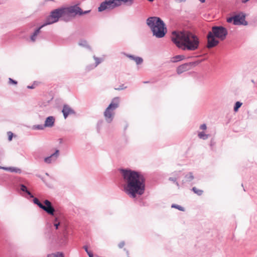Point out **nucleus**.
<instances>
[{
	"label": "nucleus",
	"instance_id": "1a4fd4ad",
	"mask_svg": "<svg viewBox=\"0 0 257 257\" xmlns=\"http://www.w3.org/2000/svg\"><path fill=\"white\" fill-rule=\"evenodd\" d=\"M193 40H191L189 37H186V42L185 43V47L186 50L189 51H194L196 50L199 45V39L197 36L194 34L192 36Z\"/></svg>",
	"mask_w": 257,
	"mask_h": 257
},
{
	"label": "nucleus",
	"instance_id": "f704fd0d",
	"mask_svg": "<svg viewBox=\"0 0 257 257\" xmlns=\"http://www.w3.org/2000/svg\"><path fill=\"white\" fill-rule=\"evenodd\" d=\"M83 248L85 251L86 252L89 257H94L93 252L88 249V247L87 245H84L83 246Z\"/></svg>",
	"mask_w": 257,
	"mask_h": 257
},
{
	"label": "nucleus",
	"instance_id": "6e6552de",
	"mask_svg": "<svg viewBox=\"0 0 257 257\" xmlns=\"http://www.w3.org/2000/svg\"><path fill=\"white\" fill-rule=\"evenodd\" d=\"M120 6H121L120 0H104L100 3L98 8V11L102 12L108 9L112 10Z\"/></svg>",
	"mask_w": 257,
	"mask_h": 257
},
{
	"label": "nucleus",
	"instance_id": "5701e85b",
	"mask_svg": "<svg viewBox=\"0 0 257 257\" xmlns=\"http://www.w3.org/2000/svg\"><path fill=\"white\" fill-rule=\"evenodd\" d=\"M7 171H9L10 172H14L18 174H21L22 173V170L20 168L14 167H9L8 168H6Z\"/></svg>",
	"mask_w": 257,
	"mask_h": 257
},
{
	"label": "nucleus",
	"instance_id": "2f4dec72",
	"mask_svg": "<svg viewBox=\"0 0 257 257\" xmlns=\"http://www.w3.org/2000/svg\"><path fill=\"white\" fill-rule=\"evenodd\" d=\"M45 127L44 124H35L32 126V129L33 130H43Z\"/></svg>",
	"mask_w": 257,
	"mask_h": 257
},
{
	"label": "nucleus",
	"instance_id": "09e8293b",
	"mask_svg": "<svg viewBox=\"0 0 257 257\" xmlns=\"http://www.w3.org/2000/svg\"><path fill=\"white\" fill-rule=\"evenodd\" d=\"M215 142L214 141L213 139H212L210 142V146L211 147L214 146L215 145Z\"/></svg>",
	"mask_w": 257,
	"mask_h": 257
},
{
	"label": "nucleus",
	"instance_id": "c756f323",
	"mask_svg": "<svg viewBox=\"0 0 257 257\" xmlns=\"http://www.w3.org/2000/svg\"><path fill=\"white\" fill-rule=\"evenodd\" d=\"M134 0H120V5L122 4L125 5L126 6H131L134 4Z\"/></svg>",
	"mask_w": 257,
	"mask_h": 257
},
{
	"label": "nucleus",
	"instance_id": "ddd939ff",
	"mask_svg": "<svg viewBox=\"0 0 257 257\" xmlns=\"http://www.w3.org/2000/svg\"><path fill=\"white\" fill-rule=\"evenodd\" d=\"M46 26V25L43 23L41 25L37 28H36L33 33L30 36V40L32 42H35L36 41V37L38 35V34L40 33L41 30L44 27Z\"/></svg>",
	"mask_w": 257,
	"mask_h": 257
},
{
	"label": "nucleus",
	"instance_id": "a18cd8bd",
	"mask_svg": "<svg viewBox=\"0 0 257 257\" xmlns=\"http://www.w3.org/2000/svg\"><path fill=\"white\" fill-rule=\"evenodd\" d=\"M36 176L37 177H38V178H39L40 179H41V180H42V181H43V182L45 184H46V185H47V183H46V181H45V179H44V177H43V176H41V175H40V174H36Z\"/></svg>",
	"mask_w": 257,
	"mask_h": 257
},
{
	"label": "nucleus",
	"instance_id": "603ef678",
	"mask_svg": "<svg viewBox=\"0 0 257 257\" xmlns=\"http://www.w3.org/2000/svg\"><path fill=\"white\" fill-rule=\"evenodd\" d=\"M47 257H55V253L48 254Z\"/></svg>",
	"mask_w": 257,
	"mask_h": 257
},
{
	"label": "nucleus",
	"instance_id": "4c0bfd02",
	"mask_svg": "<svg viewBox=\"0 0 257 257\" xmlns=\"http://www.w3.org/2000/svg\"><path fill=\"white\" fill-rule=\"evenodd\" d=\"M8 140L9 141H12L13 139V137L14 136V134L11 132H8Z\"/></svg>",
	"mask_w": 257,
	"mask_h": 257
},
{
	"label": "nucleus",
	"instance_id": "cd10ccee",
	"mask_svg": "<svg viewBox=\"0 0 257 257\" xmlns=\"http://www.w3.org/2000/svg\"><path fill=\"white\" fill-rule=\"evenodd\" d=\"M191 190L194 193L198 196H201L203 194V191L201 189L197 188L196 187H193Z\"/></svg>",
	"mask_w": 257,
	"mask_h": 257
},
{
	"label": "nucleus",
	"instance_id": "9b49d317",
	"mask_svg": "<svg viewBox=\"0 0 257 257\" xmlns=\"http://www.w3.org/2000/svg\"><path fill=\"white\" fill-rule=\"evenodd\" d=\"M62 112L65 119L67 118L69 115L76 114L75 111L70 107L68 104L63 105Z\"/></svg>",
	"mask_w": 257,
	"mask_h": 257
},
{
	"label": "nucleus",
	"instance_id": "a211bd4d",
	"mask_svg": "<svg viewBox=\"0 0 257 257\" xmlns=\"http://www.w3.org/2000/svg\"><path fill=\"white\" fill-rule=\"evenodd\" d=\"M188 70H189V69L185 63L179 65L176 69L177 73L179 75Z\"/></svg>",
	"mask_w": 257,
	"mask_h": 257
},
{
	"label": "nucleus",
	"instance_id": "49530a36",
	"mask_svg": "<svg viewBox=\"0 0 257 257\" xmlns=\"http://www.w3.org/2000/svg\"><path fill=\"white\" fill-rule=\"evenodd\" d=\"M125 244V242L124 241H120L119 244H118V246L119 248H122Z\"/></svg>",
	"mask_w": 257,
	"mask_h": 257
},
{
	"label": "nucleus",
	"instance_id": "bf43d9fd",
	"mask_svg": "<svg viewBox=\"0 0 257 257\" xmlns=\"http://www.w3.org/2000/svg\"><path fill=\"white\" fill-rule=\"evenodd\" d=\"M92 65H88L86 67V69L87 70H88V67H89V68H91L92 67Z\"/></svg>",
	"mask_w": 257,
	"mask_h": 257
},
{
	"label": "nucleus",
	"instance_id": "b1692460",
	"mask_svg": "<svg viewBox=\"0 0 257 257\" xmlns=\"http://www.w3.org/2000/svg\"><path fill=\"white\" fill-rule=\"evenodd\" d=\"M167 32V26L165 23L162 20V38L165 36Z\"/></svg>",
	"mask_w": 257,
	"mask_h": 257
},
{
	"label": "nucleus",
	"instance_id": "ea45409f",
	"mask_svg": "<svg viewBox=\"0 0 257 257\" xmlns=\"http://www.w3.org/2000/svg\"><path fill=\"white\" fill-rule=\"evenodd\" d=\"M55 257H64V254L62 252H57L55 253Z\"/></svg>",
	"mask_w": 257,
	"mask_h": 257
},
{
	"label": "nucleus",
	"instance_id": "e433bc0d",
	"mask_svg": "<svg viewBox=\"0 0 257 257\" xmlns=\"http://www.w3.org/2000/svg\"><path fill=\"white\" fill-rule=\"evenodd\" d=\"M9 83L13 85H17L18 84L17 81L11 78H9Z\"/></svg>",
	"mask_w": 257,
	"mask_h": 257
},
{
	"label": "nucleus",
	"instance_id": "052dcab7",
	"mask_svg": "<svg viewBox=\"0 0 257 257\" xmlns=\"http://www.w3.org/2000/svg\"><path fill=\"white\" fill-rule=\"evenodd\" d=\"M241 186H242V187H243V189L244 191H246V190H245V188H244V187H243V184H242V183L241 184Z\"/></svg>",
	"mask_w": 257,
	"mask_h": 257
},
{
	"label": "nucleus",
	"instance_id": "f8f14e48",
	"mask_svg": "<svg viewBox=\"0 0 257 257\" xmlns=\"http://www.w3.org/2000/svg\"><path fill=\"white\" fill-rule=\"evenodd\" d=\"M59 150L56 149L54 153L44 158V162L48 164H51L53 161H55L57 160L59 156Z\"/></svg>",
	"mask_w": 257,
	"mask_h": 257
},
{
	"label": "nucleus",
	"instance_id": "7c9ffc66",
	"mask_svg": "<svg viewBox=\"0 0 257 257\" xmlns=\"http://www.w3.org/2000/svg\"><path fill=\"white\" fill-rule=\"evenodd\" d=\"M171 208H175L181 211H185V209L184 207L175 203H173L171 205Z\"/></svg>",
	"mask_w": 257,
	"mask_h": 257
},
{
	"label": "nucleus",
	"instance_id": "13d9d810",
	"mask_svg": "<svg viewBox=\"0 0 257 257\" xmlns=\"http://www.w3.org/2000/svg\"><path fill=\"white\" fill-rule=\"evenodd\" d=\"M124 250L126 251V253L127 255H129V252L127 250H126L125 248H124Z\"/></svg>",
	"mask_w": 257,
	"mask_h": 257
},
{
	"label": "nucleus",
	"instance_id": "0e129e2a",
	"mask_svg": "<svg viewBox=\"0 0 257 257\" xmlns=\"http://www.w3.org/2000/svg\"><path fill=\"white\" fill-rule=\"evenodd\" d=\"M46 1H54V0H46Z\"/></svg>",
	"mask_w": 257,
	"mask_h": 257
},
{
	"label": "nucleus",
	"instance_id": "dca6fc26",
	"mask_svg": "<svg viewBox=\"0 0 257 257\" xmlns=\"http://www.w3.org/2000/svg\"><path fill=\"white\" fill-rule=\"evenodd\" d=\"M55 118L53 116H49L46 118L44 122L45 127H52L55 124Z\"/></svg>",
	"mask_w": 257,
	"mask_h": 257
},
{
	"label": "nucleus",
	"instance_id": "473e14b6",
	"mask_svg": "<svg viewBox=\"0 0 257 257\" xmlns=\"http://www.w3.org/2000/svg\"><path fill=\"white\" fill-rule=\"evenodd\" d=\"M103 120L102 119H100L97 121V124H96V130L98 133H100V131L101 130V128L102 127V125L103 123Z\"/></svg>",
	"mask_w": 257,
	"mask_h": 257
},
{
	"label": "nucleus",
	"instance_id": "680f3d73",
	"mask_svg": "<svg viewBox=\"0 0 257 257\" xmlns=\"http://www.w3.org/2000/svg\"><path fill=\"white\" fill-rule=\"evenodd\" d=\"M45 175L47 176H49V174L47 172L45 173Z\"/></svg>",
	"mask_w": 257,
	"mask_h": 257
},
{
	"label": "nucleus",
	"instance_id": "39448f33",
	"mask_svg": "<svg viewBox=\"0 0 257 257\" xmlns=\"http://www.w3.org/2000/svg\"><path fill=\"white\" fill-rule=\"evenodd\" d=\"M20 190L22 192L23 196L28 199L32 198L33 203L34 204L37 205L40 209L44 211L47 214L52 213L53 209L51 207L52 203L48 199H46L44 201V204H42L37 197H34V195L29 191L27 187L23 184H20Z\"/></svg>",
	"mask_w": 257,
	"mask_h": 257
},
{
	"label": "nucleus",
	"instance_id": "0eeeda50",
	"mask_svg": "<svg viewBox=\"0 0 257 257\" xmlns=\"http://www.w3.org/2000/svg\"><path fill=\"white\" fill-rule=\"evenodd\" d=\"M246 17V14L243 12L240 11L227 17L226 22L235 26H246L248 24L245 20Z\"/></svg>",
	"mask_w": 257,
	"mask_h": 257
},
{
	"label": "nucleus",
	"instance_id": "e2e57ef3",
	"mask_svg": "<svg viewBox=\"0 0 257 257\" xmlns=\"http://www.w3.org/2000/svg\"><path fill=\"white\" fill-rule=\"evenodd\" d=\"M251 81L252 83H255V82H254V81L253 80H251Z\"/></svg>",
	"mask_w": 257,
	"mask_h": 257
},
{
	"label": "nucleus",
	"instance_id": "20e7f679",
	"mask_svg": "<svg viewBox=\"0 0 257 257\" xmlns=\"http://www.w3.org/2000/svg\"><path fill=\"white\" fill-rule=\"evenodd\" d=\"M228 35L227 29L223 26H214L207 35L208 47L212 48L217 45L219 42L215 38L221 41L224 40Z\"/></svg>",
	"mask_w": 257,
	"mask_h": 257
},
{
	"label": "nucleus",
	"instance_id": "412c9836",
	"mask_svg": "<svg viewBox=\"0 0 257 257\" xmlns=\"http://www.w3.org/2000/svg\"><path fill=\"white\" fill-rule=\"evenodd\" d=\"M171 40L179 48H182L183 46H185V43L176 37H172Z\"/></svg>",
	"mask_w": 257,
	"mask_h": 257
},
{
	"label": "nucleus",
	"instance_id": "c85d7f7f",
	"mask_svg": "<svg viewBox=\"0 0 257 257\" xmlns=\"http://www.w3.org/2000/svg\"><path fill=\"white\" fill-rule=\"evenodd\" d=\"M242 104V103L241 102L239 101H236L233 106V111L235 112H237L239 108L241 106Z\"/></svg>",
	"mask_w": 257,
	"mask_h": 257
},
{
	"label": "nucleus",
	"instance_id": "f03ea898",
	"mask_svg": "<svg viewBox=\"0 0 257 257\" xmlns=\"http://www.w3.org/2000/svg\"><path fill=\"white\" fill-rule=\"evenodd\" d=\"M119 172L124 182L122 191L129 197L136 199L145 193L146 179L142 172L129 168H120Z\"/></svg>",
	"mask_w": 257,
	"mask_h": 257
},
{
	"label": "nucleus",
	"instance_id": "c03bdc74",
	"mask_svg": "<svg viewBox=\"0 0 257 257\" xmlns=\"http://www.w3.org/2000/svg\"><path fill=\"white\" fill-rule=\"evenodd\" d=\"M156 82V80L152 79L150 81H143V83L144 84H148V83H155Z\"/></svg>",
	"mask_w": 257,
	"mask_h": 257
},
{
	"label": "nucleus",
	"instance_id": "a878e982",
	"mask_svg": "<svg viewBox=\"0 0 257 257\" xmlns=\"http://www.w3.org/2000/svg\"><path fill=\"white\" fill-rule=\"evenodd\" d=\"M186 182H191L194 178V175L192 172H189L185 175Z\"/></svg>",
	"mask_w": 257,
	"mask_h": 257
},
{
	"label": "nucleus",
	"instance_id": "6ab92c4d",
	"mask_svg": "<svg viewBox=\"0 0 257 257\" xmlns=\"http://www.w3.org/2000/svg\"><path fill=\"white\" fill-rule=\"evenodd\" d=\"M200 63L201 61L200 60H195L194 61L186 62L185 63L187 64V66H188L189 70H190L195 67Z\"/></svg>",
	"mask_w": 257,
	"mask_h": 257
},
{
	"label": "nucleus",
	"instance_id": "3c124183",
	"mask_svg": "<svg viewBox=\"0 0 257 257\" xmlns=\"http://www.w3.org/2000/svg\"><path fill=\"white\" fill-rule=\"evenodd\" d=\"M250 0H241V2L242 4H246L248 2H249Z\"/></svg>",
	"mask_w": 257,
	"mask_h": 257
},
{
	"label": "nucleus",
	"instance_id": "f257e3e1",
	"mask_svg": "<svg viewBox=\"0 0 257 257\" xmlns=\"http://www.w3.org/2000/svg\"><path fill=\"white\" fill-rule=\"evenodd\" d=\"M53 212L44 230L45 238L51 242H56L60 246L66 245L68 241V223L64 214L51 204Z\"/></svg>",
	"mask_w": 257,
	"mask_h": 257
},
{
	"label": "nucleus",
	"instance_id": "72a5a7b5",
	"mask_svg": "<svg viewBox=\"0 0 257 257\" xmlns=\"http://www.w3.org/2000/svg\"><path fill=\"white\" fill-rule=\"evenodd\" d=\"M133 60L136 63L137 65H140L143 62V59L139 56H136Z\"/></svg>",
	"mask_w": 257,
	"mask_h": 257
},
{
	"label": "nucleus",
	"instance_id": "c9c22d12",
	"mask_svg": "<svg viewBox=\"0 0 257 257\" xmlns=\"http://www.w3.org/2000/svg\"><path fill=\"white\" fill-rule=\"evenodd\" d=\"M137 204L140 207L147 206L148 205L147 202L144 201L142 200L138 201Z\"/></svg>",
	"mask_w": 257,
	"mask_h": 257
},
{
	"label": "nucleus",
	"instance_id": "393cba45",
	"mask_svg": "<svg viewBox=\"0 0 257 257\" xmlns=\"http://www.w3.org/2000/svg\"><path fill=\"white\" fill-rule=\"evenodd\" d=\"M78 44L79 46L85 47L89 50H91L90 46L88 44L87 42L85 40H80Z\"/></svg>",
	"mask_w": 257,
	"mask_h": 257
},
{
	"label": "nucleus",
	"instance_id": "58836bf2",
	"mask_svg": "<svg viewBox=\"0 0 257 257\" xmlns=\"http://www.w3.org/2000/svg\"><path fill=\"white\" fill-rule=\"evenodd\" d=\"M38 85V82L37 81H34L33 84L31 85L27 86L28 89H34L36 85Z\"/></svg>",
	"mask_w": 257,
	"mask_h": 257
},
{
	"label": "nucleus",
	"instance_id": "2eb2a0df",
	"mask_svg": "<svg viewBox=\"0 0 257 257\" xmlns=\"http://www.w3.org/2000/svg\"><path fill=\"white\" fill-rule=\"evenodd\" d=\"M119 98L118 97L113 98L107 108L113 111L119 106Z\"/></svg>",
	"mask_w": 257,
	"mask_h": 257
},
{
	"label": "nucleus",
	"instance_id": "de8ad7c7",
	"mask_svg": "<svg viewBox=\"0 0 257 257\" xmlns=\"http://www.w3.org/2000/svg\"><path fill=\"white\" fill-rule=\"evenodd\" d=\"M168 180L175 183L177 181V179L175 177H169Z\"/></svg>",
	"mask_w": 257,
	"mask_h": 257
},
{
	"label": "nucleus",
	"instance_id": "338daca9",
	"mask_svg": "<svg viewBox=\"0 0 257 257\" xmlns=\"http://www.w3.org/2000/svg\"><path fill=\"white\" fill-rule=\"evenodd\" d=\"M255 2L257 3V0H255Z\"/></svg>",
	"mask_w": 257,
	"mask_h": 257
},
{
	"label": "nucleus",
	"instance_id": "8fccbe9b",
	"mask_svg": "<svg viewBox=\"0 0 257 257\" xmlns=\"http://www.w3.org/2000/svg\"><path fill=\"white\" fill-rule=\"evenodd\" d=\"M128 126V123L126 122L125 126L124 127V134H125V132L126 129L127 128Z\"/></svg>",
	"mask_w": 257,
	"mask_h": 257
},
{
	"label": "nucleus",
	"instance_id": "4468645a",
	"mask_svg": "<svg viewBox=\"0 0 257 257\" xmlns=\"http://www.w3.org/2000/svg\"><path fill=\"white\" fill-rule=\"evenodd\" d=\"M104 116L105 118L106 121L108 123H110L113 119L114 113L112 110H111L106 108L104 112Z\"/></svg>",
	"mask_w": 257,
	"mask_h": 257
},
{
	"label": "nucleus",
	"instance_id": "4d7b16f0",
	"mask_svg": "<svg viewBox=\"0 0 257 257\" xmlns=\"http://www.w3.org/2000/svg\"><path fill=\"white\" fill-rule=\"evenodd\" d=\"M201 4L205 3L206 2V0H198Z\"/></svg>",
	"mask_w": 257,
	"mask_h": 257
},
{
	"label": "nucleus",
	"instance_id": "4be33fe9",
	"mask_svg": "<svg viewBox=\"0 0 257 257\" xmlns=\"http://www.w3.org/2000/svg\"><path fill=\"white\" fill-rule=\"evenodd\" d=\"M186 59V57L185 55H177L174 57H173L171 59V61L173 63H176L179 61H181L183 60H184Z\"/></svg>",
	"mask_w": 257,
	"mask_h": 257
},
{
	"label": "nucleus",
	"instance_id": "423d86ee",
	"mask_svg": "<svg viewBox=\"0 0 257 257\" xmlns=\"http://www.w3.org/2000/svg\"><path fill=\"white\" fill-rule=\"evenodd\" d=\"M146 24L150 28L153 36L161 38V17H150L147 19Z\"/></svg>",
	"mask_w": 257,
	"mask_h": 257
},
{
	"label": "nucleus",
	"instance_id": "9d476101",
	"mask_svg": "<svg viewBox=\"0 0 257 257\" xmlns=\"http://www.w3.org/2000/svg\"><path fill=\"white\" fill-rule=\"evenodd\" d=\"M70 8L72 19L76 16H81L84 15L88 14L91 12L90 10L83 11L80 7L78 6V5L71 6Z\"/></svg>",
	"mask_w": 257,
	"mask_h": 257
},
{
	"label": "nucleus",
	"instance_id": "79ce46f5",
	"mask_svg": "<svg viewBox=\"0 0 257 257\" xmlns=\"http://www.w3.org/2000/svg\"><path fill=\"white\" fill-rule=\"evenodd\" d=\"M199 128L200 130L204 131L207 129V125L206 123H203L200 125Z\"/></svg>",
	"mask_w": 257,
	"mask_h": 257
},
{
	"label": "nucleus",
	"instance_id": "5fc2aeb1",
	"mask_svg": "<svg viewBox=\"0 0 257 257\" xmlns=\"http://www.w3.org/2000/svg\"><path fill=\"white\" fill-rule=\"evenodd\" d=\"M175 1L178 3L185 2L186 1V0H175Z\"/></svg>",
	"mask_w": 257,
	"mask_h": 257
},
{
	"label": "nucleus",
	"instance_id": "6e6d98bb",
	"mask_svg": "<svg viewBox=\"0 0 257 257\" xmlns=\"http://www.w3.org/2000/svg\"><path fill=\"white\" fill-rule=\"evenodd\" d=\"M175 184L177 185V186L178 187V188L179 189L180 188V185L179 184V183L176 181Z\"/></svg>",
	"mask_w": 257,
	"mask_h": 257
},
{
	"label": "nucleus",
	"instance_id": "864d4df0",
	"mask_svg": "<svg viewBox=\"0 0 257 257\" xmlns=\"http://www.w3.org/2000/svg\"><path fill=\"white\" fill-rule=\"evenodd\" d=\"M6 168H8V167H2V166H0V169H3V170L7 171Z\"/></svg>",
	"mask_w": 257,
	"mask_h": 257
},
{
	"label": "nucleus",
	"instance_id": "37998d69",
	"mask_svg": "<svg viewBox=\"0 0 257 257\" xmlns=\"http://www.w3.org/2000/svg\"><path fill=\"white\" fill-rule=\"evenodd\" d=\"M124 55L128 58H129L130 59L133 60L135 59V57L136 56L132 55V54H125L124 53Z\"/></svg>",
	"mask_w": 257,
	"mask_h": 257
},
{
	"label": "nucleus",
	"instance_id": "f3484780",
	"mask_svg": "<svg viewBox=\"0 0 257 257\" xmlns=\"http://www.w3.org/2000/svg\"><path fill=\"white\" fill-rule=\"evenodd\" d=\"M172 34L175 35L176 38L183 42L184 43L186 42V41L185 40L186 37H189V36L186 35L184 32H181L179 34L176 31H174L172 32Z\"/></svg>",
	"mask_w": 257,
	"mask_h": 257
},
{
	"label": "nucleus",
	"instance_id": "69168bd1",
	"mask_svg": "<svg viewBox=\"0 0 257 257\" xmlns=\"http://www.w3.org/2000/svg\"><path fill=\"white\" fill-rule=\"evenodd\" d=\"M60 142H61V141H62V139H60Z\"/></svg>",
	"mask_w": 257,
	"mask_h": 257
},
{
	"label": "nucleus",
	"instance_id": "7ed1b4c3",
	"mask_svg": "<svg viewBox=\"0 0 257 257\" xmlns=\"http://www.w3.org/2000/svg\"><path fill=\"white\" fill-rule=\"evenodd\" d=\"M60 19L65 22L72 20L70 6L62 7L52 10L44 23L47 26L58 22Z\"/></svg>",
	"mask_w": 257,
	"mask_h": 257
},
{
	"label": "nucleus",
	"instance_id": "aec40b11",
	"mask_svg": "<svg viewBox=\"0 0 257 257\" xmlns=\"http://www.w3.org/2000/svg\"><path fill=\"white\" fill-rule=\"evenodd\" d=\"M93 58L95 61V63L92 65V67L91 68H89V67H88V71H90L96 67L103 61L102 58L97 57L95 55L93 56Z\"/></svg>",
	"mask_w": 257,
	"mask_h": 257
},
{
	"label": "nucleus",
	"instance_id": "a19ab883",
	"mask_svg": "<svg viewBox=\"0 0 257 257\" xmlns=\"http://www.w3.org/2000/svg\"><path fill=\"white\" fill-rule=\"evenodd\" d=\"M126 88V86H125L124 84H121L119 86L118 88H115V90H121L125 89Z\"/></svg>",
	"mask_w": 257,
	"mask_h": 257
},
{
	"label": "nucleus",
	"instance_id": "774afa93",
	"mask_svg": "<svg viewBox=\"0 0 257 257\" xmlns=\"http://www.w3.org/2000/svg\"><path fill=\"white\" fill-rule=\"evenodd\" d=\"M127 257H130L129 255H127Z\"/></svg>",
	"mask_w": 257,
	"mask_h": 257
},
{
	"label": "nucleus",
	"instance_id": "bb28decb",
	"mask_svg": "<svg viewBox=\"0 0 257 257\" xmlns=\"http://www.w3.org/2000/svg\"><path fill=\"white\" fill-rule=\"evenodd\" d=\"M209 136V135L205 134L204 131L199 132L198 134V137L199 138L203 140L207 139Z\"/></svg>",
	"mask_w": 257,
	"mask_h": 257
}]
</instances>
